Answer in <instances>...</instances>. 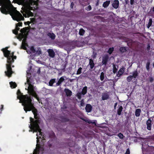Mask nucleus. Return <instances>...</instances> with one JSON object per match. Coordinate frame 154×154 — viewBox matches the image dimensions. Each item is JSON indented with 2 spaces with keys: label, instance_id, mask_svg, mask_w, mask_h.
Instances as JSON below:
<instances>
[{
  "label": "nucleus",
  "instance_id": "obj_19",
  "mask_svg": "<svg viewBox=\"0 0 154 154\" xmlns=\"http://www.w3.org/2000/svg\"><path fill=\"white\" fill-rule=\"evenodd\" d=\"M92 106L90 104H87L85 107V109L87 112H90L92 109Z\"/></svg>",
  "mask_w": 154,
  "mask_h": 154
},
{
  "label": "nucleus",
  "instance_id": "obj_28",
  "mask_svg": "<svg viewBox=\"0 0 154 154\" xmlns=\"http://www.w3.org/2000/svg\"><path fill=\"white\" fill-rule=\"evenodd\" d=\"M152 20L151 18H150L149 20V22L147 24V27L149 28L152 25Z\"/></svg>",
  "mask_w": 154,
  "mask_h": 154
},
{
  "label": "nucleus",
  "instance_id": "obj_49",
  "mask_svg": "<svg viewBox=\"0 0 154 154\" xmlns=\"http://www.w3.org/2000/svg\"><path fill=\"white\" fill-rule=\"evenodd\" d=\"M152 11H154V7L153 8Z\"/></svg>",
  "mask_w": 154,
  "mask_h": 154
},
{
  "label": "nucleus",
  "instance_id": "obj_11",
  "mask_svg": "<svg viewBox=\"0 0 154 154\" xmlns=\"http://www.w3.org/2000/svg\"><path fill=\"white\" fill-rule=\"evenodd\" d=\"M66 79V77L64 76L61 77L59 79L57 82L56 83V86L60 85L61 83L63 82L65 79Z\"/></svg>",
  "mask_w": 154,
  "mask_h": 154
},
{
  "label": "nucleus",
  "instance_id": "obj_27",
  "mask_svg": "<svg viewBox=\"0 0 154 154\" xmlns=\"http://www.w3.org/2000/svg\"><path fill=\"white\" fill-rule=\"evenodd\" d=\"M109 97L108 95L106 94H104L102 96V99L103 100H105L107 99Z\"/></svg>",
  "mask_w": 154,
  "mask_h": 154
},
{
  "label": "nucleus",
  "instance_id": "obj_47",
  "mask_svg": "<svg viewBox=\"0 0 154 154\" xmlns=\"http://www.w3.org/2000/svg\"><path fill=\"white\" fill-rule=\"evenodd\" d=\"M3 105H1V111L3 109Z\"/></svg>",
  "mask_w": 154,
  "mask_h": 154
},
{
  "label": "nucleus",
  "instance_id": "obj_42",
  "mask_svg": "<svg viewBox=\"0 0 154 154\" xmlns=\"http://www.w3.org/2000/svg\"><path fill=\"white\" fill-rule=\"evenodd\" d=\"M130 152L129 149H127L125 154H130Z\"/></svg>",
  "mask_w": 154,
  "mask_h": 154
},
{
  "label": "nucleus",
  "instance_id": "obj_35",
  "mask_svg": "<svg viewBox=\"0 0 154 154\" xmlns=\"http://www.w3.org/2000/svg\"><path fill=\"white\" fill-rule=\"evenodd\" d=\"M85 32V31L82 29H80L79 32V34L81 35H83Z\"/></svg>",
  "mask_w": 154,
  "mask_h": 154
},
{
  "label": "nucleus",
  "instance_id": "obj_24",
  "mask_svg": "<svg viewBox=\"0 0 154 154\" xmlns=\"http://www.w3.org/2000/svg\"><path fill=\"white\" fill-rule=\"evenodd\" d=\"M41 54V50L40 49H38L37 50H35V54H34V56H37L40 55Z\"/></svg>",
  "mask_w": 154,
  "mask_h": 154
},
{
  "label": "nucleus",
  "instance_id": "obj_21",
  "mask_svg": "<svg viewBox=\"0 0 154 154\" xmlns=\"http://www.w3.org/2000/svg\"><path fill=\"white\" fill-rule=\"evenodd\" d=\"M89 64L90 65L91 68L92 69L94 66V64L93 60L91 59L89 60Z\"/></svg>",
  "mask_w": 154,
  "mask_h": 154
},
{
  "label": "nucleus",
  "instance_id": "obj_26",
  "mask_svg": "<svg viewBox=\"0 0 154 154\" xmlns=\"http://www.w3.org/2000/svg\"><path fill=\"white\" fill-rule=\"evenodd\" d=\"M110 3V1H106L103 3V6L104 8L107 7L109 5Z\"/></svg>",
  "mask_w": 154,
  "mask_h": 154
},
{
  "label": "nucleus",
  "instance_id": "obj_15",
  "mask_svg": "<svg viewBox=\"0 0 154 154\" xmlns=\"http://www.w3.org/2000/svg\"><path fill=\"white\" fill-rule=\"evenodd\" d=\"M66 96L67 97H70L72 94V92L68 89L65 88L64 90Z\"/></svg>",
  "mask_w": 154,
  "mask_h": 154
},
{
  "label": "nucleus",
  "instance_id": "obj_2",
  "mask_svg": "<svg viewBox=\"0 0 154 154\" xmlns=\"http://www.w3.org/2000/svg\"><path fill=\"white\" fill-rule=\"evenodd\" d=\"M13 2L22 5L21 12L25 17L32 16L33 13L30 10L38 8L37 2L33 0H13Z\"/></svg>",
  "mask_w": 154,
  "mask_h": 154
},
{
  "label": "nucleus",
  "instance_id": "obj_31",
  "mask_svg": "<svg viewBox=\"0 0 154 154\" xmlns=\"http://www.w3.org/2000/svg\"><path fill=\"white\" fill-rule=\"evenodd\" d=\"M113 73H115L116 72L117 69L116 68V67L115 64L113 65Z\"/></svg>",
  "mask_w": 154,
  "mask_h": 154
},
{
  "label": "nucleus",
  "instance_id": "obj_43",
  "mask_svg": "<svg viewBox=\"0 0 154 154\" xmlns=\"http://www.w3.org/2000/svg\"><path fill=\"white\" fill-rule=\"evenodd\" d=\"M84 105V101L83 100H82L81 101V106H83Z\"/></svg>",
  "mask_w": 154,
  "mask_h": 154
},
{
  "label": "nucleus",
  "instance_id": "obj_40",
  "mask_svg": "<svg viewBox=\"0 0 154 154\" xmlns=\"http://www.w3.org/2000/svg\"><path fill=\"white\" fill-rule=\"evenodd\" d=\"M91 7L90 5H89L86 8V10L89 11L91 10Z\"/></svg>",
  "mask_w": 154,
  "mask_h": 154
},
{
  "label": "nucleus",
  "instance_id": "obj_9",
  "mask_svg": "<svg viewBox=\"0 0 154 154\" xmlns=\"http://www.w3.org/2000/svg\"><path fill=\"white\" fill-rule=\"evenodd\" d=\"M22 24V23L21 22H19L16 24L15 29L13 30V33L16 35L17 34H18V31L20 29V28L18 27L21 26Z\"/></svg>",
  "mask_w": 154,
  "mask_h": 154
},
{
  "label": "nucleus",
  "instance_id": "obj_34",
  "mask_svg": "<svg viewBox=\"0 0 154 154\" xmlns=\"http://www.w3.org/2000/svg\"><path fill=\"white\" fill-rule=\"evenodd\" d=\"M150 63L148 62L146 65V68L147 71H149V69Z\"/></svg>",
  "mask_w": 154,
  "mask_h": 154
},
{
  "label": "nucleus",
  "instance_id": "obj_10",
  "mask_svg": "<svg viewBox=\"0 0 154 154\" xmlns=\"http://www.w3.org/2000/svg\"><path fill=\"white\" fill-rule=\"evenodd\" d=\"M48 53L49 57L51 58H54L55 56V53L54 51L52 49H48L47 51Z\"/></svg>",
  "mask_w": 154,
  "mask_h": 154
},
{
  "label": "nucleus",
  "instance_id": "obj_32",
  "mask_svg": "<svg viewBox=\"0 0 154 154\" xmlns=\"http://www.w3.org/2000/svg\"><path fill=\"white\" fill-rule=\"evenodd\" d=\"M120 51L122 52H124L126 51V48L125 47H122L120 48Z\"/></svg>",
  "mask_w": 154,
  "mask_h": 154
},
{
  "label": "nucleus",
  "instance_id": "obj_17",
  "mask_svg": "<svg viewBox=\"0 0 154 154\" xmlns=\"http://www.w3.org/2000/svg\"><path fill=\"white\" fill-rule=\"evenodd\" d=\"M112 5L114 8L116 9L117 8L119 5V1L118 0L114 1L112 4Z\"/></svg>",
  "mask_w": 154,
  "mask_h": 154
},
{
  "label": "nucleus",
  "instance_id": "obj_48",
  "mask_svg": "<svg viewBox=\"0 0 154 154\" xmlns=\"http://www.w3.org/2000/svg\"><path fill=\"white\" fill-rule=\"evenodd\" d=\"M125 2L126 4H128V1H127V0H125Z\"/></svg>",
  "mask_w": 154,
  "mask_h": 154
},
{
  "label": "nucleus",
  "instance_id": "obj_38",
  "mask_svg": "<svg viewBox=\"0 0 154 154\" xmlns=\"http://www.w3.org/2000/svg\"><path fill=\"white\" fill-rule=\"evenodd\" d=\"M82 69V68L81 67H80L78 70L77 72V74H80L81 73V71Z\"/></svg>",
  "mask_w": 154,
  "mask_h": 154
},
{
  "label": "nucleus",
  "instance_id": "obj_45",
  "mask_svg": "<svg viewBox=\"0 0 154 154\" xmlns=\"http://www.w3.org/2000/svg\"><path fill=\"white\" fill-rule=\"evenodd\" d=\"M74 5V4L73 2H72L71 4V7L72 8H73V7Z\"/></svg>",
  "mask_w": 154,
  "mask_h": 154
},
{
  "label": "nucleus",
  "instance_id": "obj_1",
  "mask_svg": "<svg viewBox=\"0 0 154 154\" xmlns=\"http://www.w3.org/2000/svg\"><path fill=\"white\" fill-rule=\"evenodd\" d=\"M0 6H2L0 10L3 14H9L13 20L17 21L23 20V17L13 6L9 0H0Z\"/></svg>",
  "mask_w": 154,
  "mask_h": 154
},
{
  "label": "nucleus",
  "instance_id": "obj_39",
  "mask_svg": "<svg viewBox=\"0 0 154 154\" xmlns=\"http://www.w3.org/2000/svg\"><path fill=\"white\" fill-rule=\"evenodd\" d=\"M118 136L120 139H123V138L124 136L121 133H119Z\"/></svg>",
  "mask_w": 154,
  "mask_h": 154
},
{
  "label": "nucleus",
  "instance_id": "obj_3",
  "mask_svg": "<svg viewBox=\"0 0 154 154\" xmlns=\"http://www.w3.org/2000/svg\"><path fill=\"white\" fill-rule=\"evenodd\" d=\"M31 124L29 125V127L31 130H29V131H33V132H38V134L37 133V144L36 149H35L33 153V154H40V152L41 151L42 152L43 150L42 148L39 147L38 145V139L39 138H43V137L42 133L41 132V129L40 128L38 124L39 122L38 120H36L34 121H33V119L31 117L30 118Z\"/></svg>",
  "mask_w": 154,
  "mask_h": 154
},
{
  "label": "nucleus",
  "instance_id": "obj_20",
  "mask_svg": "<svg viewBox=\"0 0 154 154\" xmlns=\"http://www.w3.org/2000/svg\"><path fill=\"white\" fill-rule=\"evenodd\" d=\"M48 35L52 39H54L55 37V35L52 33H48Z\"/></svg>",
  "mask_w": 154,
  "mask_h": 154
},
{
  "label": "nucleus",
  "instance_id": "obj_33",
  "mask_svg": "<svg viewBox=\"0 0 154 154\" xmlns=\"http://www.w3.org/2000/svg\"><path fill=\"white\" fill-rule=\"evenodd\" d=\"M113 50V48H109L108 52L109 54H111Z\"/></svg>",
  "mask_w": 154,
  "mask_h": 154
},
{
  "label": "nucleus",
  "instance_id": "obj_14",
  "mask_svg": "<svg viewBox=\"0 0 154 154\" xmlns=\"http://www.w3.org/2000/svg\"><path fill=\"white\" fill-rule=\"evenodd\" d=\"M109 59V56L108 55H106L103 57L102 63L103 64L106 65Z\"/></svg>",
  "mask_w": 154,
  "mask_h": 154
},
{
  "label": "nucleus",
  "instance_id": "obj_36",
  "mask_svg": "<svg viewBox=\"0 0 154 154\" xmlns=\"http://www.w3.org/2000/svg\"><path fill=\"white\" fill-rule=\"evenodd\" d=\"M104 79V75L103 72H101L100 75V79L101 81H103Z\"/></svg>",
  "mask_w": 154,
  "mask_h": 154
},
{
  "label": "nucleus",
  "instance_id": "obj_51",
  "mask_svg": "<svg viewBox=\"0 0 154 154\" xmlns=\"http://www.w3.org/2000/svg\"><path fill=\"white\" fill-rule=\"evenodd\" d=\"M18 91H19V92L20 93V91H19V90Z\"/></svg>",
  "mask_w": 154,
  "mask_h": 154
},
{
  "label": "nucleus",
  "instance_id": "obj_46",
  "mask_svg": "<svg viewBox=\"0 0 154 154\" xmlns=\"http://www.w3.org/2000/svg\"><path fill=\"white\" fill-rule=\"evenodd\" d=\"M117 103H116L115 104L114 106V109H116V106H117Z\"/></svg>",
  "mask_w": 154,
  "mask_h": 154
},
{
  "label": "nucleus",
  "instance_id": "obj_13",
  "mask_svg": "<svg viewBox=\"0 0 154 154\" xmlns=\"http://www.w3.org/2000/svg\"><path fill=\"white\" fill-rule=\"evenodd\" d=\"M125 68L124 67L121 68L118 71L116 75L118 77H120L125 72Z\"/></svg>",
  "mask_w": 154,
  "mask_h": 154
},
{
  "label": "nucleus",
  "instance_id": "obj_12",
  "mask_svg": "<svg viewBox=\"0 0 154 154\" xmlns=\"http://www.w3.org/2000/svg\"><path fill=\"white\" fill-rule=\"evenodd\" d=\"M26 51L29 54H35V50L34 49L33 46H31L28 48V49Z\"/></svg>",
  "mask_w": 154,
  "mask_h": 154
},
{
  "label": "nucleus",
  "instance_id": "obj_44",
  "mask_svg": "<svg viewBox=\"0 0 154 154\" xmlns=\"http://www.w3.org/2000/svg\"><path fill=\"white\" fill-rule=\"evenodd\" d=\"M134 0H130V4L131 5H133L134 4Z\"/></svg>",
  "mask_w": 154,
  "mask_h": 154
},
{
  "label": "nucleus",
  "instance_id": "obj_18",
  "mask_svg": "<svg viewBox=\"0 0 154 154\" xmlns=\"http://www.w3.org/2000/svg\"><path fill=\"white\" fill-rule=\"evenodd\" d=\"M118 108L117 110V113L119 115H120L121 114L123 109V107L121 105H119Z\"/></svg>",
  "mask_w": 154,
  "mask_h": 154
},
{
  "label": "nucleus",
  "instance_id": "obj_5",
  "mask_svg": "<svg viewBox=\"0 0 154 154\" xmlns=\"http://www.w3.org/2000/svg\"><path fill=\"white\" fill-rule=\"evenodd\" d=\"M8 47L2 49L4 55L5 57L7 58V64H6L7 71L5 72V74L8 77H10L13 72L11 70V64L14 62V59H16V57L14 56V52L11 53V52L8 51Z\"/></svg>",
  "mask_w": 154,
  "mask_h": 154
},
{
  "label": "nucleus",
  "instance_id": "obj_30",
  "mask_svg": "<svg viewBox=\"0 0 154 154\" xmlns=\"http://www.w3.org/2000/svg\"><path fill=\"white\" fill-rule=\"evenodd\" d=\"M85 121L86 122H88L89 124H95V122H93L91 121L90 120H89L88 119H86L85 120Z\"/></svg>",
  "mask_w": 154,
  "mask_h": 154
},
{
  "label": "nucleus",
  "instance_id": "obj_23",
  "mask_svg": "<svg viewBox=\"0 0 154 154\" xmlns=\"http://www.w3.org/2000/svg\"><path fill=\"white\" fill-rule=\"evenodd\" d=\"M10 85L11 88H15L17 86V85L15 82H10Z\"/></svg>",
  "mask_w": 154,
  "mask_h": 154
},
{
  "label": "nucleus",
  "instance_id": "obj_22",
  "mask_svg": "<svg viewBox=\"0 0 154 154\" xmlns=\"http://www.w3.org/2000/svg\"><path fill=\"white\" fill-rule=\"evenodd\" d=\"M141 110L139 109H137L135 111V115L137 117H138L140 115L141 112Z\"/></svg>",
  "mask_w": 154,
  "mask_h": 154
},
{
  "label": "nucleus",
  "instance_id": "obj_7",
  "mask_svg": "<svg viewBox=\"0 0 154 154\" xmlns=\"http://www.w3.org/2000/svg\"><path fill=\"white\" fill-rule=\"evenodd\" d=\"M29 31V29L26 27L23 28L20 30V33L18 35V38L20 41L22 38H23L21 46V48L26 50V46L27 44L26 42V40L27 35L28 34Z\"/></svg>",
  "mask_w": 154,
  "mask_h": 154
},
{
  "label": "nucleus",
  "instance_id": "obj_50",
  "mask_svg": "<svg viewBox=\"0 0 154 154\" xmlns=\"http://www.w3.org/2000/svg\"><path fill=\"white\" fill-rule=\"evenodd\" d=\"M153 66L154 67V63H153Z\"/></svg>",
  "mask_w": 154,
  "mask_h": 154
},
{
  "label": "nucleus",
  "instance_id": "obj_6",
  "mask_svg": "<svg viewBox=\"0 0 154 154\" xmlns=\"http://www.w3.org/2000/svg\"><path fill=\"white\" fill-rule=\"evenodd\" d=\"M27 72V82L26 83H25V89L27 90L28 93L30 95L36 98L38 101L39 98L36 93V88L33 85L34 83L33 79L30 77H31V74L29 73L28 72Z\"/></svg>",
  "mask_w": 154,
  "mask_h": 154
},
{
  "label": "nucleus",
  "instance_id": "obj_16",
  "mask_svg": "<svg viewBox=\"0 0 154 154\" xmlns=\"http://www.w3.org/2000/svg\"><path fill=\"white\" fill-rule=\"evenodd\" d=\"M151 121L150 119H148L146 122V124L147 125V128L148 130L151 129Z\"/></svg>",
  "mask_w": 154,
  "mask_h": 154
},
{
  "label": "nucleus",
  "instance_id": "obj_25",
  "mask_svg": "<svg viewBox=\"0 0 154 154\" xmlns=\"http://www.w3.org/2000/svg\"><path fill=\"white\" fill-rule=\"evenodd\" d=\"M87 87L86 86H85L84 88H83L82 91V94L84 95L87 92Z\"/></svg>",
  "mask_w": 154,
  "mask_h": 154
},
{
  "label": "nucleus",
  "instance_id": "obj_29",
  "mask_svg": "<svg viewBox=\"0 0 154 154\" xmlns=\"http://www.w3.org/2000/svg\"><path fill=\"white\" fill-rule=\"evenodd\" d=\"M55 79H52L49 82V85L50 86H53V84L55 82Z\"/></svg>",
  "mask_w": 154,
  "mask_h": 154
},
{
  "label": "nucleus",
  "instance_id": "obj_41",
  "mask_svg": "<svg viewBox=\"0 0 154 154\" xmlns=\"http://www.w3.org/2000/svg\"><path fill=\"white\" fill-rule=\"evenodd\" d=\"M149 81L150 82H152L153 80V79L152 77H150L149 78Z\"/></svg>",
  "mask_w": 154,
  "mask_h": 154
},
{
  "label": "nucleus",
  "instance_id": "obj_37",
  "mask_svg": "<svg viewBox=\"0 0 154 154\" xmlns=\"http://www.w3.org/2000/svg\"><path fill=\"white\" fill-rule=\"evenodd\" d=\"M82 94V92H79L77 94V96L78 98L80 99L81 98V96Z\"/></svg>",
  "mask_w": 154,
  "mask_h": 154
},
{
  "label": "nucleus",
  "instance_id": "obj_8",
  "mask_svg": "<svg viewBox=\"0 0 154 154\" xmlns=\"http://www.w3.org/2000/svg\"><path fill=\"white\" fill-rule=\"evenodd\" d=\"M138 76V73L137 71H135L132 72V75H130L127 78V81L128 82L131 81L133 78H136Z\"/></svg>",
  "mask_w": 154,
  "mask_h": 154
},
{
  "label": "nucleus",
  "instance_id": "obj_4",
  "mask_svg": "<svg viewBox=\"0 0 154 154\" xmlns=\"http://www.w3.org/2000/svg\"><path fill=\"white\" fill-rule=\"evenodd\" d=\"M18 99L20 100V103H22V105L24 106V110L27 112V111L32 110L33 113L35 118H37V110L32 103L31 97L28 95H21L17 97Z\"/></svg>",
  "mask_w": 154,
  "mask_h": 154
}]
</instances>
